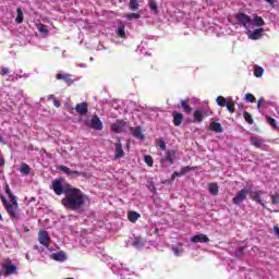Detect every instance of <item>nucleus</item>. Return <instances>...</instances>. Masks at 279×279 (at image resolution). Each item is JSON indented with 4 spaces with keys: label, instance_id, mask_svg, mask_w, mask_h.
<instances>
[{
    "label": "nucleus",
    "instance_id": "obj_19",
    "mask_svg": "<svg viewBox=\"0 0 279 279\" xmlns=\"http://www.w3.org/2000/svg\"><path fill=\"white\" fill-rule=\"evenodd\" d=\"M210 132H216V134H221L223 132V126H221V123L219 122H211L209 124Z\"/></svg>",
    "mask_w": 279,
    "mask_h": 279
},
{
    "label": "nucleus",
    "instance_id": "obj_39",
    "mask_svg": "<svg viewBox=\"0 0 279 279\" xmlns=\"http://www.w3.org/2000/svg\"><path fill=\"white\" fill-rule=\"evenodd\" d=\"M216 101L220 106V108H226L228 104V101H226V98L223 96H218Z\"/></svg>",
    "mask_w": 279,
    "mask_h": 279
},
{
    "label": "nucleus",
    "instance_id": "obj_33",
    "mask_svg": "<svg viewBox=\"0 0 279 279\" xmlns=\"http://www.w3.org/2000/svg\"><path fill=\"white\" fill-rule=\"evenodd\" d=\"M243 117H244V121H246L248 125H254V119L252 118V114H250V112L244 111Z\"/></svg>",
    "mask_w": 279,
    "mask_h": 279
},
{
    "label": "nucleus",
    "instance_id": "obj_46",
    "mask_svg": "<svg viewBox=\"0 0 279 279\" xmlns=\"http://www.w3.org/2000/svg\"><path fill=\"white\" fill-rule=\"evenodd\" d=\"M140 17H141V14H138V13H129V14H126L128 21H132V19H140Z\"/></svg>",
    "mask_w": 279,
    "mask_h": 279
},
{
    "label": "nucleus",
    "instance_id": "obj_7",
    "mask_svg": "<svg viewBox=\"0 0 279 279\" xmlns=\"http://www.w3.org/2000/svg\"><path fill=\"white\" fill-rule=\"evenodd\" d=\"M58 170L62 171L63 173L69 175V178H80V175H82V178H86V175H88L86 172H80L77 170H71L66 166H59Z\"/></svg>",
    "mask_w": 279,
    "mask_h": 279
},
{
    "label": "nucleus",
    "instance_id": "obj_1",
    "mask_svg": "<svg viewBox=\"0 0 279 279\" xmlns=\"http://www.w3.org/2000/svg\"><path fill=\"white\" fill-rule=\"evenodd\" d=\"M62 206L66 210H81L86 204V194L77 187H70L65 192V197L61 199Z\"/></svg>",
    "mask_w": 279,
    "mask_h": 279
},
{
    "label": "nucleus",
    "instance_id": "obj_27",
    "mask_svg": "<svg viewBox=\"0 0 279 279\" xmlns=\"http://www.w3.org/2000/svg\"><path fill=\"white\" fill-rule=\"evenodd\" d=\"M4 191L8 195V197L11 199V202L16 201V196L12 193V190L10 189V184H8V183L5 184Z\"/></svg>",
    "mask_w": 279,
    "mask_h": 279
},
{
    "label": "nucleus",
    "instance_id": "obj_20",
    "mask_svg": "<svg viewBox=\"0 0 279 279\" xmlns=\"http://www.w3.org/2000/svg\"><path fill=\"white\" fill-rule=\"evenodd\" d=\"M191 100L186 99V100H181V108H183V111L185 112V114H191L193 112V107H191L190 104Z\"/></svg>",
    "mask_w": 279,
    "mask_h": 279
},
{
    "label": "nucleus",
    "instance_id": "obj_57",
    "mask_svg": "<svg viewBox=\"0 0 279 279\" xmlns=\"http://www.w3.org/2000/svg\"><path fill=\"white\" fill-rule=\"evenodd\" d=\"M260 106H262V104L257 102V110H260Z\"/></svg>",
    "mask_w": 279,
    "mask_h": 279
},
{
    "label": "nucleus",
    "instance_id": "obj_12",
    "mask_svg": "<svg viewBox=\"0 0 279 279\" xmlns=\"http://www.w3.org/2000/svg\"><path fill=\"white\" fill-rule=\"evenodd\" d=\"M125 156V153L123 151V144H121V137L117 138L116 143V151H114V159L123 158Z\"/></svg>",
    "mask_w": 279,
    "mask_h": 279
},
{
    "label": "nucleus",
    "instance_id": "obj_30",
    "mask_svg": "<svg viewBox=\"0 0 279 279\" xmlns=\"http://www.w3.org/2000/svg\"><path fill=\"white\" fill-rule=\"evenodd\" d=\"M20 171L21 173H24V175H29V173H32V168H29V165L27 163H22Z\"/></svg>",
    "mask_w": 279,
    "mask_h": 279
},
{
    "label": "nucleus",
    "instance_id": "obj_5",
    "mask_svg": "<svg viewBox=\"0 0 279 279\" xmlns=\"http://www.w3.org/2000/svg\"><path fill=\"white\" fill-rule=\"evenodd\" d=\"M235 21L239 23V25L245 27V29H250V27H252V17L243 12L235 15Z\"/></svg>",
    "mask_w": 279,
    "mask_h": 279
},
{
    "label": "nucleus",
    "instance_id": "obj_55",
    "mask_svg": "<svg viewBox=\"0 0 279 279\" xmlns=\"http://www.w3.org/2000/svg\"><path fill=\"white\" fill-rule=\"evenodd\" d=\"M5 165V161L3 159H0V167H3Z\"/></svg>",
    "mask_w": 279,
    "mask_h": 279
},
{
    "label": "nucleus",
    "instance_id": "obj_60",
    "mask_svg": "<svg viewBox=\"0 0 279 279\" xmlns=\"http://www.w3.org/2000/svg\"><path fill=\"white\" fill-rule=\"evenodd\" d=\"M2 275H3V271H0V278H1Z\"/></svg>",
    "mask_w": 279,
    "mask_h": 279
},
{
    "label": "nucleus",
    "instance_id": "obj_26",
    "mask_svg": "<svg viewBox=\"0 0 279 279\" xmlns=\"http://www.w3.org/2000/svg\"><path fill=\"white\" fill-rule=\"evenodd\" d=\"M245 250H247L246 246H239L234 253L235 258H243L245 256Z\"/></svg>",
    "mask_w": 279,
    "mask_h": 279
},
{
    "label": "nucleus",
    "instance_id": "obj_51",
    "mask_svg": "<svg viewBox=\"0 0 279 279\" xmlns=\"http://www.w3.org/2000/svg\"><path fill=\"white\" fill-rule=\"evenodd\" d=\"M181 173H182V170H181L180 172L174 171V172L172 173V180H175V178L182 177L183 174H181Z\"/></svg>",
    "mask_w": 279,
    "mask_h": 279
},
{
    "label": "nucleus",
    "instance_id": "obj_24",
    "mask_svg": "<svg viewBox=\"0 0 279 279\" xmlns=\"http://www.w3.org/2000/svg\"><path fill=\"white\" fill-rule=\"evenodd\" d=\"M251 145H253L254 147H257V149H260V147H263V140H260L259 137L253 136L251 137Z\"/></svg>",
    "mask_w": 279,
    "mask_h": 279
},
{
    "label": "nucleus",
    "instance_id": "obj_9",
    "mask_svg": "<svg viewBox=\"0 0 279 279\" xmlns=\"http://www.w3.org/2000/svg\"><path fill=\"white\" fill-rule=\"evenodd\" d=\"M89 128H92V130H98V131L104 130V123L101 122V119H99L97 114L92 117V120L89 122Z\"/></svg>",
    "mask_w": 279,
    "mask_h": 279
},
{
    "label": "nucleus",
    "instance_id": "obj_47",
    "mask_svg": "<svg viewBox=\"0 0 279 279\" xmlns=\"http://www.w3.org/2000/svg\"><path fill=\"white\" fill-rule=\"evenodd\" d=\"M227 110H229L231 113L234 112V102L232 101H227Z\"/></svg>",
    "mask_w": 279,
    "mask_h": 279
},
{
    "label": "nucleus",
    "instance_id": "obj_2",
    "mask_svg": "<svg viewBox=\"0 0 279 279\" xmlns=\"http://www.w3.org/2000/svg\"><path fill=\"white\" fill-rule=\"evenodd\" d=\"M63 181V179H56L52 181V191L56 193V195H66V191H70V189L73 186L71 184L62 186Z\"/></svg>",
    "mask_w": 279,
    "mask_h": 279
},
{
    "label": "nucleus",
    "instance_id": "obj_61",
    "mask_svg": "<svg viewBox=\"0 0 279 279\" xmlns=\"http://www.w3.org/2000/svg\"><path fill=\"white\" fill-rule=\"evenodd\" d=\"M239 108H243V105H239Z\"/></svg>",
    "mask_w": 279,
    "mask_h": 279
},
{
    "label": "nucleus",
    "instance_id": "obj_40",
    "mask_svg": "<svg viewBox=\"0 0 279 279\" xmlns=\"http://www.w3.org/2000/svg\"><path fill=\"white\" fill-rule=\"evenodd\" d=\"M263 73H265V70L260 66H255L254 69V76L255 77H263Z\"/></svg>",
    "mask_w": 279,
    "mask_h": 279
},
{
    "label": "nucleus",
    "instance_id": "obj_34",
    "mask_svg": "<svg viewBox=\"0 0 279 279\" xmlns=\"http://www.w3.org/2000/svg\"><path fill=\"white\" fill-rule=\"evenodd\" d=\"M129 10L136 12V10H138V0H130Z\"/></svg>",
    "mask_w": 279,
    "mask_h": 279
},
{
    "label": "nucleus",
    "instance_id": "obj_45",
    "mask_svg": "<svg viewBox=\"0 0 279 279\" xmlns=\"http://www.w3.org/2000/svg\"><path fill=\"white\" fill-rule=\"evenodd\" d=\"M111 130H112V132H116V134H119L121 132L122 128H121V125L113 123V124H111Z\"/></svg>",
    "mask_w": 279,
    "mask_h": 279
},
{
    "label": "nucleus",
    "instance_id": "obj_17",
    "mask_svg": "<svg viewBox=\"0 0 279 279\" xmlns=\"http://www.w3.org/2000/svg\"><path fill=\"white\" fill-rule=\"evenodd\" d=\"M172 117H173V124L177 128H180V125H182V121H184V116L181 112L173 111Z\"/></svg>",
    "mask_w": 279,
    "mask_h": 279
},
{
    "label": "nucleus",
    "instance_id": "obj_48",
    "mask_svg": "<svg viewBox=\"0 0 279 279\" xmlns=\"http://www.w3.org/2000/svg\"><path fill=\"white\" fill-rule=\"evenodd\" d=\"M0 75H2V77H5V75H10V69L9 68H2Z\"/></svg>",
    "mask_w": 279,
    "mask_h": 279
},
{
    "label": "nucleus",
    "instance_id": "obj_23",
    "mask_svg": "<svg viewBox=\"0 0 279 279\" xmlns=\"http://www.w3.org/2000/svg\"><path fill=\"white\" fill-rule=\"evenodd\" d=\"M250 195L253 202H257V204H260V206H265V203H263V198H260L257 192H250Z\"/></svg>",
    "mask_w": 279,
    "mask_h": 279
},
{
    "label": "nucleus",
    "instance_id": "obj_14",
    "mask_svg": "<svg viewBox=\"0 0 279 279\" xmlns=\"http://www.w3.org/2000/svg\"><path fill=\"white\" fill-rule=\"evenodd\" d=\"M210 239L206 234L199 233L190 238L191 243H208Z\"/></svg>",
    "mask_w": 279,
    "mask_h": 279
},
{
    "label": "nucleus",
    "instance_id": "obj_13",
    "mask_svg": "<svg viewBox=\"0 0 279 279\" xmlns=\"http://www.w3.org/2000/svg\"><path fill=\"white\" fill-rule=\"evenodd\" d=\"M206 117H208V114H206V111H204V109H197L194 111L193 123H202V121H204Z\"/></svg>",
    "mask_w": 279,
    "mask_h": 279
},
{
    "label": "nucleus",
    "instance_id": "obj_11",
    "mask_svg": "<svg viewBox=\"0 0 279 279\" xmlns=\"http://www.w3.org/2000/svg\"><path fill=\"white\" fill-rule=\"evenodd\" d=\"M146 244L147 240H145V238H142L141 235H137L132 240V246L136 250H142V247H145Z\"/></svg>",
    "mask_w": 279,
    "mask_h": 279
},
{
    "label": "nucleus",
    "instance_id": "obj_44",
    "mask_svg": "<svg viewBox=\"0 0 279 279\" xmlns=\"http://www.w3.org/2000/svg\"><path fill=\"white\" fill-rule=\"evenodd\" d=\"M38 32H40V34H49V29H47V25L45 24H39Z\"/></svg>",
    "mask_w": 279,
    "mask_h": 279
},
{
    "label": "nucleus",
    "instance_id": "obj_3",
    "mask_svg": "<svg viewBox=\"0 0 279 279\" xmlns=\"http://www.w3.org/2000/svg\"><path fill=\"white\" fill-rule=\"evenodd\" d=\"M8 215L11 217V219H21L19 216V201H11V204L4 206Z\"/></svg>",
    "mask_w": 279,
    "mask_h": 279
},
{
    "label": "nucleus",
    "instance_id": "obj_53",
    "mask_svg": "<svg viewBox=\"0 0 279 279\" xmlns=\"http://www.w3.org/2000/svg\"><path fill=\"white\" fill-rule=\"evenodd\" d=\"M266 3H269L270 5H274V3H276V0H265Z\"/></svg>",
    "mask_w": 279,
    "mask_h": 279
},
{
    "label": "nucleus",
    "instance_id": "obj_29",
    "mask_svg": "<svg viewBox=\"0 0 279 279\" xmlns=\"http://www.w3.org/2000/svg\"><path fill=\"white\" fill-rule=\"evenodd\" d=\"M52 258L53 260H60V262L66 260V254H64V252L54 253L52 255Z\"/></svg>",
    "mask_w": 279,
    "mask_h": 279
},
{
    "label": "nucleus",
    "instance_id": "obj_49",
    "mask_svg": "<svg viewBox=\"0 0 279 279\" xmlns=\"http://www.w3.org/2000/svg\"><path fill=\"white\" fill-rule=\"evenodd\" d=\"M191 169H193V168H191V166L183 167L181 169V174L186 175V173H189V171H191Z\"/></svg>",
    "mask_w": 279,
    "mask_h": 279
},
{
    "label": "nucleus",
    "instance_id": "obj_15",
    "mask_svg": "<svg viewBox=\"0 0 279 279\" xmlns=\"http://www.w3.org/2000/svg\"><path fill=\"white\" fill-rule=\"evenodd\" d=\"M264 34H265V28H256L248 35V38L250 40H260Z\"/></svg>",
    "mask_w": 279,
    "mask_h": 279
},
{
    "label": "nucleus",
    "instance_id": "obj_21",
    "mask_svg": "<svg viewBox=\"0 0 279 279\" xmlns=\"http://www.w3.org/2000/svg\"><path fill=\"white\" fill-rule=\"evenodd\" d=\"M133 136L134 138H138V141H145V135L143 134V129L141 126L133 129Z\"/></svg>",
    "mask_w": 279,
    "mask_h": 279
},
{
    "label": "nucleus",
    "instance_id": "obj_10",
    "mask_svg": "<svg viewBox=\"0 0 279 279\" xmlns=\"http://www.w3.org/2000/svg\"><path fill=\"white\" fill-rule=\"evenodd\" d=\"M17 269L16 265L12 263L2 265V274H4V276H12L16 274Z\"/></svg>",
    "mask_w": 279,
    "mask_h": 279
},
{
    "label": "nucleus",
    "instance_id": "obj_43",
    "mask_svg": "<svg viewBox=\"0 0 279 279\" xmlns=\"http://www.w3.org/2000/svg\"><path fill=\"white\" fill-rule=\"evenodd\" d=\"M267 123H269L271 125V128H274L275 130H278V124L276 122V119L268 117L267 118Z\"/></svg>",
    "mask_w": 279,
    "mask_h": 279
},
{
    "label": "nucleus",
    "instance_id": "obj_58",
    "mask_svg": "<svg viewBox=\"0 0 279 279\" xmlns=\"http://www.w3.org/2000/svg\"><path fill=\"white\" fill-rule=\"evenodd\" d=\"M0 221H3V216H1V214H0Z\"/></svg>",
    "mask_w": 279,
    "mask_h": 279
},
{
    "label": "nucleus",
    "instance_id": "obj_59",
    "mask_svg": "<svg viewBox=\"0 0 279 279\" xmlns=\"http://www.w3.org/2000/svg\"><path fill=\"white\" fill-rule=\"evenodd\" d=\"M0 143H3V137L0 136Z\"/></svg>",
    "mask_w": 279,
    "mask_h": 279
},
{
    "label": "nucleus",
    "instance_id": "obj_52",
    "mask_svg": "<svg viewBox=\"0 0 279 279\" xmlns=\"http://www.w3.org/2000/svg\"><path fill=\"white\" fill-rule=\"evenodd\" d=\"M52 104L56 108H60V101H58V99L53 98Z\"/></svg>",
    "mask_w": 279,
    "mask_h": 279
},
{
    "label": "nucleus",
    "instance_id": "obj_54",
    "mask_svg": "<svg viewBox=\"0 0 279 279\" xmlns=\"http://www.w3.org/2000/svg\"><path fill=\"white\" fill-rule=\"evenodd\" d=\"M257 104H265V100H264L263 98H259V99L257 100Z\"/></svg>",
    "mask_w": 279,
    "mask_h": 279
},
{
    "label": "nucleus",
    "instance_id": "obj_38",
    "mask_svg": "<svg viewBox=\"0 0 279 279\" xmlns=\"http://www.w3.org/2000/svg\"><path fill=\"white\" fill-rule=\"evenodd\" d=\"M117 35L120 38H125V26H123V24H121L118 29H117Z\"/></svg>",
    "mask_w": 279,
    "mask_h": 279
},
{
    "label": "nucleus",
    "instance_id": "obj_28",
    "mask_svg": "<svg viewBox=\"0 0 279 279\" xmlns=\"http://www.w3.org/2000/svg\"><path fill=\"white\" fill-rule=\"evenodd\" d=\"M172 252L174 255L180 256L182 252H184V245L182 243H179L177 246H172Z\"/></svg>",
    "mask_w": 279,
    "mask_h": 279
},
{
    "label": "nucleus",
    "instance_id": "obj_50",
    "mask_svg": "<svg viewBox=\"0 0 279 279\" xmlns=\"http://www.w3.org/2000/svg\"><path fill=\"white\" fill-rule=\"evenodd\" d=\"M0 199L3 204V206H8L10 203L8 202V198H5V196L3 194H0Z\"/></svg>",
    "mask_w": 279,
    "mask_h": 279
},
{
    "label": "nucleus",
    "instance_id": "obj_35",
    "mask_svg": "<svg viewBox=\"0 0 279 279\" xmlns=\"http://www.w3.org/2000/svg\"><path fill=\"white\" fill-rule=\"evenodd\" d=\"M255 25H257V27H263V25H265V20H263V17L255 15L253 19Z\"/></svg>",
    "mask_w": 279,
    "mask_h": 279
},
{
    "label": "nucleus",
    "instance_id": "obj_4",
    "mask_svg": "<svg viewBox=\"0 0 279 279\" xmlns=\"http://www.w3.org/2000/svg\"><path fill=\"white\" fill-rule=\"evenodd\" d=\"M68 111L70 112V114H73L74 112H76L81 117H86V114H88V102L83 101V102L76 104L75 108L72 107Z\"/></svg>",
    "mask_w": 279,
    "mask_h": 279
},
{
    "label": "nucleus",
    "instance_id": "obj_41",
    "mask_svg": "<svg viewBox=\"0 0 279 279\" xmlns=\"http://www.w3.org/2000/svg\"><path fill=\"white\" fill-rule=\"evenodd\" d=\"M245 100L248 104H256V97L254 96V94L246 93L245 94Z\"/></svg>",
    "mask_w": 279,
    "mask_h": 279
},
{
    "label": "nucleus",
    "instance_id": "obj_25",
    "mask_svg": "<svg viewBox=\"0 0 279 279\" xmlns=\"http://www.w3.org/2000/svg\"><path fill=\"white\" fill-rule=\"evenodd\" d=\"M210 195H219V185L217 183H210L208 186Z\"/></svg>",
    "mask_w": 279,
    "mask_h": 279
},
{
    "label": "nucleus",
    "instance_id": "obj_36",
    "mask_svg": "<svg viewBox=\"0 0 279 279\" xmlns=\"http://www.w3.org/2000/svg\"><path fill=\"white\" fill-rule=\"evenodd\" d=\"M157 146L159 147V149H161V151H167V143L165 142V140H157Z\"/></svg>",
    "mask_w": 279,
    "mask_h": 279
},
{
    "label": "nucleus",
    "instance_id": "obj_56",
    "mask_svg": "<svg viewBox=\"0 0 279 279\" xmlns=\"http://www.w3.org/2000/svg\"><path fill=\"white\" fill-rule=\"evenodd\" d=\"M257 193L260 195H265V191L260 190V191H257Z\"/></svg>",
    "mask_w": 279,
    "mask_h": 279
},
{
    "label": "nucleus",
    "instance_id": "obj_31",
    "mask_svg": "<svg viewBox=\"0 0 279 279\" xmlns=\"http://www.w3.org/2000/svg\"><path fill=\"white\" fill-rule=\"evenodd\" d=\"M148 5L154 14H158V3L156 2V0H149Z\"/></svg>",
    "mask_w": 279,
    "mask_h": 279
},
{
    "label": "nucleus",
    "instance_id": "obj_18",
    "mask_svg": "<svg viewBox=\"0 0 279 279\" xmlns=\"http://www.w3.org/2000/svg\"><path fill=\"white\" fill-rule=\"evenodd\" d=\"M57 80H63V82H65V84L68 86H71V84H73V78L71 74H62V73H58L56 75Z\"/></svg>",
    "mask_w": 279,
    "mask_h": 279
},
{
    "label": "nucleus",
    "instance_id": "obj_32",
    "mask_svg": "<svg viewBox=\"0 0 279 279\" xmlns=\"http://www.w3.org/2000/svg\"><path fill=\"white\" fill-rule=\"evenodd\" d=\"M16 12H17V15L15 17V23L21 25V23H23V10L21 8H17Z\"/></svg>",
    "mask_w": 279,
    "mask_h": 279
},
{
    "label": "nucleus",
    "instance_id": "obj_42",
    "mask_svg": "<svg viewBox=\"0 0 279 279\" xmlns=\"http://www.w3.org/2000/svg\"><path fill=\"white\" fill-rule=\"evenodd\" d=\"M144 162H146L148 167H154V158L151 155L144 156Z\"/></svg>",
    "mask_w": 279,
    "mask_h": 279
},
{
    "label": "nucleus",
    "instance_id": "obj_16",
    "mask_svg": "<svg viewBox=\"0 0 279 279\" xmlns=\"http://www.w3.org/2000/svg\"><path fill=\"white\" fill-rule=\"evenodd\" d=\"M177 155H178V151L173 149H169L166 151V157L163 158V161L169 162V165H173V162H175Z\"/></svg>",
    "mask_w": 279,
    "mask_h": 279
},
{
    "label": "nucleus",
    "instance_id": "obj_37",
    "mask_svg": "<svg viewBox=\"0 0 279 279\" xmlns=\"http://www.w3.org/2000/svg\"><path fill=\"white\" fill-rule=\"evenodd\" d=\"M269 197L271 199V204H274V205L279 204V193L278 192L270 193Z\"/></svg>",
    "mask_w": 279,
    "mask_h": 279
},
{
    "label": "nucleus",
    "instance_id": "obj_6",
    "mask_svg": "<svg viewBox=\"0 0 279 279\" xmlns=\"http://www.w3.org/2000/svg\"><path fill=\"white\" fill-rule=\"evenodd\" d=\"M247 195H250L248 189L240 190L232 198V204H234L235 206H240V204H243V202L247 199Z\"/></svg>",
    "mask_w": 279,
    "mask_h": 279
},
{
    "label": "nucleus",
    "instance_id": "obj_22",
    "mask_svg": "<svg viewBox=\"0 0 279 279\" xmlns=\"http://www.w3.org/2000/svg\"><path fill=\"white\" fill-rule=\"evenodd\" d=\"M128 219H129V221H131V223H136V221H138V219H141V214H138L136 211H130L128 215Z\"/></svg>",
    "mask_w": 279,
    "mask_h": 279
},
{
    "label": "nucleus",
    "instance_id": "obj_8",
    "mask_svg": "<svg viewBox=\"0 0 279 279\" xmlns=\"http://www.w3.org/2000/svg\"><path fill=\"white\" fill-rule=\"evenodd\" d=\"M38 241L40 245H44L45 247H49V245L51 244V238L49 236V232H47V230H39Z\"/></svg>",
    "mask_w": 279,
    "mask_h": 279
}]
</instances>
